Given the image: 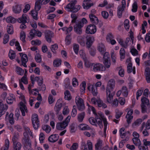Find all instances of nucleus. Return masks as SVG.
I'll use <instances>...</instances> for the list:
<instances>
[{
	"label": "nucleus",
	"instance_id": "f257e3e1",
	"mask_svg": "<svg viewBox=\"0 0 150 150\" xmlns=\"http://www.w3.org/2000/svg\"><path fill=\"white\" fill-rule=\"evenodd\" d=\"M76 3V0H73L68 4L64 8L68 12H76L79 10L81 8V6L79 5L75 6Z\"/></svg>",
	"mask_w": 150,
	"mask_h": 150
},
{
	"label": "nucleus",
	"instance_id": "f03ea898",
	"mask_svg": "<svg viewBox=\"0 0 150 150\" xmlns=\"http://www.w3.org/2000/svg\"><path fill=\"white\" fill-rule=\"evenodd\" d=\"M19 98L22 100L20 103V109L22 115L24 116L25 115V112H28L27 108L25 105L26 102L25 99V96L23 94H20Z\"/></svg>",
	"mask_w": 150,
	"mask_h": 150
},
{
	"label": "nucleus",
	"instance_id": "7ed1b4c3",
	"mask_svg": "<svg viewBox=\"0 0 150 150\" xmlns=\"http://www.w3.org/2000/svg\"><path fill=\"white\" fill-rule=\"evenodd\" d=\"M71 118V116L68 115L64 120L62 122L57 123L56 125L57 129L60 130L64 129L68 125Z\"/></svg>",
	"mask_w": 150,
	"mask_h": 150
},
{
	"label": "nucleus",
	"instance_id": "20e7f679",
	"mask_svg": "<svg viewBox=\"0 0 150 150\" xmlns=\"http://www.w3.org/2000/svg\"><path fill=\"white\" fill-rule=\"evenodd\" d=\"M75 102L79 110L82 111L85 109V105L83 99L77 96L75 98Z\"/></svg>",
	"mask_w": 150,
	"mask_h": 150
},
{
	"label": "nucleus",
	"instance_id": "39448f33",
	"mask_svg": "<svg viewBox=\"0 0 150 150\" xmlns=\"http://www.w3.org/2000/svg\"><path fill=\"white\" fill-rule=\"evenodd\" d=\"M32 121L33 127L35 129H37L39 126V120L38 116L36 114H33L32 116Z\"/></svg>",
	"mask_w": 150,
	"mask_h": 150
},
{
	"label": "nucleus",
	"instance_id": "423d86ee",
	"mask_svg": "<svg viewBox=\"0 0 150 150\" xmlns=\"http://www.w3.org/2000/svg\"><path fill=\"white\" fill-rule=\"evenodd\" d=\"M96 27L95 25L91 24L86 28L85 32L88 34H93L96 31Z\"/></svg>",
	"mask_w": 150,
	"mask_h": 150
},
{
	"label": "nucleus",
	"instance_id": "0eeeda50",
	"mask_svg": "<svg viewBox=\"0 0 150 150\" xmlns=\"http://www.w3.org/2000/svg\"><path fill=\"white\" fill-rule=\"evenodd\" d=\"M83 25L79 24L76 23L75 25L74 26V32L77 35H81L82 33Z\"/></svg>",
	"mask_w": 150,
	"mask_h": 150
},
{
	"label": "nucleus",
	"instance_id": "6e6552de",
	"mask_svg": "<svg viewBox=\"0 0 150 150\" xmlns=\"http://www.w3.org/2000/svg\"><path fill=\"white\" fill-rule=\"evenodd\" d=\"M8 108L7 105L4 104L3 100H0V117L5 113Z\"/></svg>",
	"mask_w": 150,
	"mask_h": 150
},
{
	"label": "nucleus",
	"instance_id": "1a4fd4ad",
	"mask_svg": "<svg viewBox=\"0 0 150 150\" xmlns=\"http://www.w3.org/2000/svg\"><path fill=\"white\" fill-rule=\"evenodd\" d=\"M115 81L114 79H110L108 82L106 88V91H112L115 88Z\"/></svg>",
	"mask_w": 150,
	"mask_h": 150
},
{
	"label": "nucleus",
	"instance_id": "9d476101",
	"mask_svg": "<svg viewBox=\"0 0 150 150\" xmlns=\"http://www.w3.org/2000/svg\"><path fill=\"white\" fill-rule=\"evenodd\" d=\"M62 99H59L58 100L54 107V110L57 114L61 110L62 105Z\"/></svg>",
	"mask_w": 150,
	"mask_h": 150
},
{
	"label": "nucleus",
	"instance_id": "9b49d317",
	"mask_svg": "<svg viewBox=\"0 0 150 150\" xmlns=\"http://www.w3.org/2000/svg\"><path fill=\"white\" fill-rule=\"evenodd\" d=\"M94 40V38L93 36L90 35L86 36V44L87 48H89L91 47Z\"/></svg>",
	"mask_w": 150,
	"mask_h": 150
},
{
	"label": "nucleus",
	"instance_id": "f8f14e48",
	"mask_svg": "<svg viewBox=\"0 0 150 150\" xmlns=\"http://www.w3.org/2000/svg\"><path fill=\"white\" fill-rule=\"evenodd\" d=\"M22 5L21 4H17L12 7V11L15 13H20L22 11Z\"/></svg>",
	"mask_w": 150,
	"mask_h": 150
},
{
	"label": "nucleus",
	"instance_id": "ddd939ff",
	"mask_svg": "<svg viewBox=\"0 0 150 150\" xmlns=\"http://www.w3.org/2000/svg\"><path fill=\"white\" fill-rule=\"evenodd\" d=\"M86 36L84 35L79 36L77 37V41L81 45L84 46L85 45V38Z\"/></svg>",
	"mask_w": 150,
	"mask_h": 150
},
{
	"label": "nucleus",
	"instance_id": "4468645a",
	"mask_svg": "<svg viewBox=\"0 0 150 150\" xmlns=\"http://www.w3.org/2000/svg\"><path fill=\"white\" fill-rule=\"evenodd\" d=\"M19 54L20 56L21 57L22 65L24 67H26L27 66L26 64L28 60L27 55L25 54H23L21 53H19Z\"/></svg>",
	"mask_w": 150,
	"mask_h": 150
},
{
	"label": "nucleus",
	"instance_id": "2eb2a0df",
	"mask_svg": "<svg viewBox=\"0 0 150 150\" xmlns=\"http://www.w3.org/2000/svg\"><path fill=\"white\" fill-rule=\"evenodd\" d=\"M133 112V110L130 109L128 111L127 114L126 115V118L127 119V121L128 124L131 123V120L133 118V116L132 115Z\"/></svg>",
	"mask_w": 150,
	"mask_h": 150
},
{
	"label": "nucleus",
	"instance_id": "dca6fc26",
	"mask_svg": "<svg viewBox=\"0 0 150 150\" xmlns=\"http://www.w3.org/2000/svg\"><path fill=\"white\" fill-rule=\"evenodd\" d=\"M18 21L19 23H25L29 21V17L26 14H23L21 17L18 19Z\"/></svg>",
	"mask_w": 150,
	"mask_h": 150
},
{
	"label": "nucleus",
	"instance_id": "f3484780",
	"mask_svg": "<svg viewBox=\"0 0 150 150\" xmlns=\"http://www.w3.org/2000/svg\"><path fill=\"white\" fill-rule=\"evenodd\" d=\"M93 70L94 71H103L105 70V68L103 65L100 63L96 64L93 66Z\"/></svg>",
	"mask_w": 150,
	"mask_h": 150
},
{
	"label": "nucleus",
	"instance_id": "a211bd4d",
	"mask_svg": "<svg viewBox=\"0 0 150 150\" xmlns=\"http://www.w3.org/2000/svg\"><path fill=\"white\" fill-rule=\"evenodd\" d=\"M89 17L91 22L95 25L98 24V20L96 16L92 14H90Z\"/></svg>",
	"mask_w": 150,
	"mask_h": 150
},
{
	"label": "nucleus",
	"instance_id": "6ab92c4d",
	"mask_svg": "<svg viewBox=\"0 0 150 150\" xmlns=\"http://www.w3.org/2000/svg\"><path fill=\"white\" fill-rule=\"evenodd\" d=\"M90 0H84L83 6L84 9H88L93 5L92 3L90 2Z\"/></svg>",
	"mask_w": 150,
	"mask_h": 150
},
{
	"label": "nucleus",
	"instance_id": "aec40b11",
	"mask_svg": "<svg viewBox=\"0 0 150 150\" xmlns=\"http://www.w3.org/2000/svg\"><path fill=\"white\" fill-rule=\"evenodd\" d=\"M97 50L101 54H103L106 51V48L105 45L102 43H100L98 45Z\"/></svg>",
	"mask_w": 150,
	"mask_h": 150
},
{
	"label": "nucleus",
	"instance_id": "412c9836",
	"mask_svg": "<svg viewBox=\"0 0 150 150\" xmlns=\"http://www.w3.org/2000/svg\"><path fill=\"white\" fill-rule=\"evenodd\" d=\"M59 137V136L58 134H52L49 137L48 140L51 142H54L58 140Z\"/></svg>",
	"mask_w": 150,
	"mask_h": 150
},
{
	"label": "nucleus",
	"instance_id": "4be33fe9",
	"mask_svg": "<svg viewBox=\"0 0 150 150\" xmlns=\"http://www.w3.org/2000/svg\"><path fill=\"white\" fill-rule=\"evenodd\" d=\"M88 89L89 91H91L92 93L94 96H96L97 94V88H95L94 85H90L89 86Z\"/></svg>",
	"mask_w": 150,
	"mask_h": 150
},
{
	"label": "nucleus",
	"instance_id": "5701e85b",
	"mask_svg": "<svg viewBox=\"0 0 150 150\" xmlns=\"http://www.w3.org/2000/svg\"><path fill=\"white\" fill-rule=\"evenodd\" d=\"M115 70L119 71L118 74L121 77H123L125 75V71L124 69L121 66L117 67L115 68Z\"/></svg>",
	"mask_w": 150,
	"mask_h": 150
},
{
	"label": "nucleus",
	"instance_id": "b1692460",
	"mask_svg": "<svg viewBox=\"0 0 150 150\" xmlns=\"http://www.w3.org/2000/svg\"><path fill=\"white\" fill-rule=\"evenodd\" d=\"M107 95V100L109 103H111L112 102L113 95L111 91H106Z\"/></svg>",
	"mask_w": 150,
	"mask_h": 150
},
{
	"label": "nucleus",
	"instance_id": "393cba45",
	"mask_svg": "<svg viewBox=\"0 0 150 150\" xmlns=\"http://www.w3.org/2000/svg\"><path fill=\"white\" fill-rule=\"evenodd\" d=\"M99 115L101 117L102 120L103 121V122L104 123V132L105 133L106 132V129L107 128V125H108V122L107 121V119L106 118H105L104 116H103L101 113H99Z\"/></svg>",
	"mask_w": 150,
	"mask_h": 150
},
{
	"label": "nucleus",
	"instance_id": "a878e982",
	"mask_svg": "<svg viewBox=\"0 0 150 150\" xmlns=\"http://www.w3.org/2000/svg\"><path fill=\"white\" fill-rule=\"evenodd\" d=\"M132 63H128L127 67V71L128 73H131L132 71L134 74H135V68L134 67L132 69Z\"/></svg>",
	"mask_w": 150,
	"mask_h": 150
},
{
	"label": "nucleus",
	"instance_id": "bb28decb",
	"mask_svg": "<svg viewBox=\"0 0 150 150\" xmlns=\"http://www.w3.org/2000/svg\"><path fill=\"white\" fill-rule=\"evenodd\" d=\"M80 129L82 130H88L91 129L90 127L87 125L85 124H82L79 126Z\"/></svg>",
	"mask_w": 150,
	"mask_h": 150
},
{
	"label": "nucleus",
	"instance_id": "cd10ccee",
	"mask_svg": "<svg viewBox=\"0 0 150 150\" xmlns=\"http://www.w3.org/2000/svg\"><path fill=\"white\" fill-rule=\"evenodd\" d=\"M15 99V97L14 95L12 94H10V96L6 99V102L8 104H11Z\"/></svg>",
	"mask_w": 150,
	"mask_h": 150
},
{
	"label": "nucleus",
	"instance_id": "c85d7f7f",
	"mask_svg": "<svg viewBox=\"0 0 150 150\" xmlns=\"http://www.w3.org/2000/svg\"><path fill=\"white\" fill-rule=\"evenodd\" d=\"M103 141L100 139L97 140V143L95 144V148L96 150H100L102 146Z\"/></svg>",
	"mask_w": 150,
	"mask_h": 150
},
{
	"label": "nucleus",
	"instance_id": "c756f323",
	"mask_svg": "<svg viewBox=\"0 0 150 150\" xmlns=\"http://www.w3.org/2000/svg\"><path fill=\"white\" fill-rule=\"evenodd\" d=\"M121 90L123 96L125 97H127L128 96V89L126 86H123L121 88Z\"/></svg>",
	"mask_w": 150,
	"mask_h": 150
},
{
	"label": "nucleus",
	"instance_id": "7c9ffc66",
	"mask_svg": "<svg viewBox=\"0 0 150 150\" xmlns=\"http://www.w3.org/2000/svg\"><path fill=\"white\" fill-rule=\"evenodd\" d=\"M36 32V30L34 29H32L30 30L28 36V39L29 40H31L34 38Z\"/></svg>",
	"mask_w": 150,
	"mask_h": 150
},
{
	"label": "nucleus",
	"instance_id": "2f4dec72",
	"mask_svg": "<svg viewBox=\"0 0 150 150\" xmlns=\"http://www.w3.org/2000/svg\"><path fill=\"white\" fill-rule=\"evenodd\" d=\"M9 146V141L8 139H6L5 140L4 146L2 147L1 149V150H8Z\"/></svg>",
	"mask_w": 150,
	"mask_h": 150
},
{
	"label": "nucleus",
	"instance_id": "473e14b6",
	"mask_svg": "<svg viewBox=\"0 0 150 150\" xmlns=\"http://www.w3.org/2000/svg\"><path fill=\"white\" fill-rule=\"evenodd\" d=\"M25 132L23 133L24 136L26 137L28 135H32V133L29 127H24Z\"/></svg>",
	"mask_w": 150,
	"mask_h": 150
},
{
	"label": "nucleus",
	"instance_id": "72a5a7b5",
	"mask_svg": "<svg viewBox=\"0 0 150 150\" xmlns=\"http://www.w3.org/2000/svg\"><path fill=\"white\" fill-rule=\"evenodd\" d=\"M14 150H20L21 147V144L20 142H17L13 143Z\"/></svg>",
	"mask_w": 150,
	"mask_h": 150
},
{
	"label": "nucleus",
	"instance_id": "f704fd0d",
	"mask_svg": "<svg viewBox=\"0 0 150 150\" xmlns=\"http://www.w3.org/2000/svg\"><path fill=\"white\" fill-rule=\"evenodd\" d=\"M85 114L84 112L79 114L77 117V120L79 122H82L85 117Z\"/></svg>",
	"mask_w": 150,
	"mask_h": 150
},
{
	"label": "nucleus",
	"instance_id": "c9c22d12",
	"mask_svg": "<svg viewBox=\"0 0 150 150\" xmlns=\"http://www.w3.org/2000/svg\"><path fill=\"white\" fill-rule=\"evenodd\" d=\"M64 98L66 100H70L71 99V96L70 92L66 90L64 92Z\"/></svg>",
	"mask_w": 150,
	"mask_h": 150
},
{
	"label": "nucleus",
	"instance_id": "e433bc0d",
	"mask_svg": "<svg viewBox=\"0 0 150 150\" xmlns=\"http://www.w3.org/2000/svg\"><path fill=\"white\" fill-rule=\"evenodd\" d=\"M76 127L74 123H72L69 126V130L70 133L75 132L76 130Z\"/></svg>",
	"mask_w": 150,
	"mask_h": 150
},
{
	"label": "nucleus",
	"instance_id": "4c0bfd02",
	"mask_svg": "<svg viewBox=\"0 0 150 150\" xmlns=\"http://www.w3.org/2000/svg\"><path fill=\"white\" fill-rule=\"evenodd\" d=\"M143 121V120L141 118H139L136 120L132 124V126L133 127L139 126Z\"/></svg>",
	"mask_w": 150,
	"mask_h": 150
},
{
	"label": "nucleus",
	"instance_id": "58836bf2",
	"mask_svg": "<svg viewBox=\"0 0 150 150\" xmlns=\"http://www.w3.org/2000/svg\"><path fill=\"white\" fill-rule=\"evenodd\" d=\"M141 105H148L149 104V101L147 98L142 97L141 98Z\"/></svg>",
	"mask_w": 150,
	"mask_h": 150
},
{
	"label": "nucleus",
	"instance_id": "ea45409f",
	"mask_svg": "<svg viewBox=\"0 0 150 150\" xmlns=\"http://www.w3.org/2000/svg\"><path fill=\"white\" fill-rule=\"evenodd\" d=\"M119 133L121 137L122 138H124L126 136V133L125 128L124 127H122L120 129Z\"/></svg>",
	"mask_w": 150,
	"mask_h": 150
},
{
	"label": "nucleus",
	"instance_id": "a19ab883",
	"mask_svg": "<svg viewBox=\"0 0 150 150\" xmlns=\"http://www.w3.org/2000/svg\"><path fill=\"white\" fill-rule=\"evenodd\" d=\"M24 146V149H25L31 147V141L29 139H25V142Z\"/></svg>",
	"mask_w": 150,
	"mask_h": 150
},
{
	"label": "nucleus",
	"instance_id": "79ce46f5",
	"mask_svg": "<svg viewBox=\"0 0 150 150\" xmlns=\"http://www.w3.org/2000/svg\"><path fill=\"white\" fill-rule=\"evenodd\" d=\"M125 9L121 7L120 6H119L117 8V15L119 18H120L122 15V12Z\"/></svg>",
	"mask_w": 150,
	"mask_h": 150
},
{
	"label": "nucleus",
	"instance_id": "37998d69",
	"mask_svg": "<svg viewBox=\"0 0 150 150\" xmlns=\"http://www.w3.org/2000/svg\"><path fill=\"white\" fill-rule=\"evenodd\" d=\"M41 0H38L35 3V10L38 11L40 9L41 5H40V1Z\"/></svg>",
	"mask_w": 150,
	"mask_h": 150
},
{
	"label": "nucleus",
	"instance_id": "c03bdc74",
	"mask_svg": "<svg viewBox=\"0 0 150 150\" xmlns=\"http://www.w3.org/2000/svg\"><path fill=\"white\" fill-rule=\"evenodd\" d=\"M88 106V110L89 113L90 114L91 111H92L93 114H95L96 110L95 108L92 106L90 105L88 103L87 104Z\"/></svg>",
	"mask_w": 150,
	"mask_h": 150
},
{
	"label": "nucleus",
	"instance_id": "a18cd8bd",
	"mask_svg": "<svg viewBox=\"0 0 150 150\" xmlns=\"http://www.w3.org/2000/svg\"><path fill=\"white\" fill-rule=\"evenodd\" d=\"M7 30L8 33L10 34H13V26L11 25H9L7 26Z\"/></svg>",
	"mask_w": 150,
	"mask_h": 150
},
{
	"label": "nucleus",
	"instance_id": "49530a36",
	"mask_svg": "<svg viewBox=\"0 0 150 150\" xmlns=\"http://www.w3.org/2000/svg\"><path fill=\"white\" fill-rule=\"evenodd\" d=\"M8 56L11 59H15L16 57V54L15 52L12 50H10L8 53Z\"/></svg>",
	"mask_w": 150,
	"mask_h": 150
},
{
	"label": "nucleus",
	"instance_id": "de8ad7c7",
	"mask_svg": "<svg viewBox=\"0 0 150 150\" xmlns=\"http://www.w3.org/2000/svg\"><path fill=\"white\" fill-rule=\"evenodd\" d=\"M6 21L9 23H14L16 22V20L14 18L11 16H9L6 18Z\"/></svg>",
	"mask_w": 150,
	"mask_h": 150
},
{
	"label": "nucleus",
	"instance_id": "09e8293b",
	"mask_svg": "<svg viewBox=\"0 0 150 150\" xmlns=\"http://www.w3.org/2000/svg\"><path fill=\"white\" fill-rule=\"evenodd\" d=\"M103 63L105 66V68H109L110 67L111 65V62L110 60H104Z\"/></svg>",
	"mask_w": 150,
	"mask_h": 150
},
{
	"label": "nucleus",
	"instance_id": "8fccbe9b",
	"mask_svg": "<svg viewBox=\"0 0 150 150\" xmlns=\"http://www.w3.org/2000/svg\"><path fill=\"white\" fill-rule=\"evenodd\" d=\"M37 11L35 10L31 11L30 14L33 17V18L36 20H37L38 12Z\"/></svg>",
	"mask_w": 150,
	"mask_h": 150
},
{
	"label": "nucleus",
	"instance_id": "3c124183",
	"mask_svg": "<svg viewBox=\"0 0 150 150\" xmlns=\"http://www.w3.org/2000/svg\"><path fill=\"white\" fill-rule=\"evenodd\" d=\"M97 104L98 106L99 107H102L103 108H105L107 107L106 105L103 103V101L100 99H98Z\"/></svg>",
	"mask_w": 150,
	"mask_h": 150
},
{
	"label": "nucleus",
	"instance_id": "603ef678",
	"mask_svg": "<svg viewBox=\"0 0 150 150\" xmlns=\"http://www.w3.org/2000/svg\"><path fill=\"white\" fill-rule=\"evenodd\" d=\"M42 129L43 130L45 131L46 133H49L51 130L50 126L47 125H44L42 126Z\"/></svg>",
	"mask_w": 150,
	"mask_h": 150
},
{
	"label": "nucleus",
	"instance_id": "864d4df0",
	"mask_svg": "<svg viewBox=\"0 0 150 150\" xmlns=\"http://www.w3.org/2000/svg\"><path fill=\"white\" fill-rule=\"evenodd\" d=\"M120 58L121 59H124L125 57V52L124 49L123 48H121L120 51Z\"/></svg>",
	"mask_w": 150,
	"mask_h": 150
},
{
	"label": "nucleus",
	"instance_id": "5fc2aeb1",
	"mask_svg": "<svg viewBox=\"0 0 150 150\" xmlns=\"http://www.w3.org/2000/svg\"><path fill=\"white\" fill-rule=\"evenodd\" d=\"M16 71L18 74L22 76L24 73V70L19 67H16Z\"/></svg>",
	"mask_w": 150,
	"mask_h": 150
},
{
	"label": "nucleus",
	"instance_id": "6e6d98bb",
	"mask_svg": "<svg viewBox=\"0 0 150 150\" xmlns=\"http://www.w3.org/2000/svg\"><path fill=\"white\" fill-rule=\"evenodd\" d=\"M73 49L75 53L77 54L79 50V45L76 43L74 44L73 45Z\"/></svg>",
	"mask_w": 150,
	"mask_h": 150
},
{
	"label": "nucleus",
	"instance_id": "4d7b16f0",
	"mask_svg": "<svg viewBox=\"0 0 150 150\" xmlns=\"http://www.w3.org/2000/svg\"><path fill=\"white\" fill-rule=\"evenodd\" d=\"M84 61L85 66L86 67L89 68L93 66V63L87 60L86 59L84 60Z\"/></svg>",
	"mask_w": 150,
	"mask_h": 150
},
{
	"label": "nucleus",
	"instance_id": "13d9d810",
	"mask_svg": "<svg viewBox=\"0 0 150 150\" xmlns=\"http://www.w3.org/2000/svg\"><path fill=\"white\" fill-rule=\"evenodd\" d=\"M71 18L72 19L71 23H75L77 19L78 16L77 15L76 13H72L71 15Z\"/></svg>",
	"mask_w": 150,
	"mask_h": 150
},
{
	"label": "nucleus",
	"instance_id": "bf43d9fd",
	"mask_svg": "<svg viewBox=\"0 0 150 150\" xmlns=\"http://www.w3.org/2000/svg\"><path fill=\"white\" fill-rule=\"evenodd\" d=\"M131 39L129 38H126L125 43H124V46H123V47L126 48L128 46L131 44Z\"/></svg>",
	"mask_w": 150,
	"mask_h": 150
},
{
	"label": "nucleus",
	"instance_id": "052dcab7",
	"mask_svg": "<svg viewBox=\"0 0 150 150\" xmlns=\"http://www.w3.org/2000/svg\"><path fill=\"white\" fill-rule=\"evenodd\" d=\"M142 111L143 113L145 112L148 113L149 112V109L147 108L146 105H141Z\"/></svg>",
	"mask_w": 150,
	"mask_h": 150
},
{
	"label": "nucleus",
	"instance_id": "680f3d73",
	"mask_svg": "<svg viewBox=\"0 0 150 150\" xmlns=\"http://www.w3.org/2000/svg\"><path fill=\"white\" fill-rule=\"evenodd\" d=\"M133 143L137 146L141 144V141L139 138H133L132 139Z\"/></svg>",
	"mask_w": 150,
	"mask_h": 150
},
{
	"label": "nucleus",
	"instance_id": "e2e57ef3",
	"mask_svg": "<svg viewBox=\"0 0 150 150\" xmlns=\"http://www.w3.org/2000/svg\"><path fill=\"white\" fill-rule=\"evenodd\" d=\"M116 112L115 117L116 119H119L123 114V112L120 111L118 109H116L115 111Z\"/></svg>",
	"mask_w": 150,
	"mask_h": 150
},
{
	"label": "nucleus",
	"instance_id": "0e129e2a",
	"mask_svg": "<svg viewBox=\"0 0 150 150\" xmlns=\"http://www.w3.org/2000/svg\"><path fill=\"white\" fill-rule=\"evenodd\" d=\"M61 64V61L60 59H56L53 62V65L54 67H58Z\"/></svg>",
	"mask_w": 150,
	"mask_h": 150
},
{
	"label": "nucleus",
	"instance_id": "69168bd1",
	"mask_svg": "<svg viewBox=\"0 0 150 150\" xmlns=\"http://www.w3.org/2000/svg\"><path fill=\"white\" fill-rule=\"evenodd\" d=\"M96 120L93 117H90L89 119V121L90 123L92 125H95L96 127L98 126V125L96 123Z\"/></svg>",
	"mask_w": 150,
	"mask_h": 150
},
{
	"label": "nucleus",
	"instance_id": "338daca9",
	"mask_svg": "<svg viewBox=\"0 0 150 150\" xmlns=\"http://www.w3.org/2000/svg\"><path fill=\"white\" fill-rule=\"evenodd\" d=\"M25 37L26 35L25 33L23 31H21L20 34V38L23 42H25Z\"/></svg>",
	"mask_w": 150,
	"mask_h": 150
},
{
	"label": "nucleus",
	"instance_id": "774afa93",
	"mask_svg": "<svg viewBox=\"0 0 150 150\" xmlns=\"http://www.w3.org/2000/svg\"><path fill=\"white\" fill-rule=\"evenodd\" d=\"M19 138V135L18 133L14 134L13 137L12 139L13 143H17V141Z\"/></svg>",
	"mask_w": 150,
	"mask_h": 150
}]
</instances>
